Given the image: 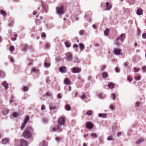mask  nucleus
I'll use <instances>...</instances> for the list:
<instances>
[{
  "instance_id": "44",
  "label": "nucleus",
  "mask_w": 146,
  "mask_h": 146,
  "mask_svg": "<svg viewBox=\"0 0 146 146\" xmlns=\"http://www.w3.org/2000/svg\"><path fill=\"white\" fill-rule=\"evenodd\" d=\"M135 72H137L140 71V69L139 68H136L135 67L134 68Z\"/></svg>"
},
{
  "instance_id": "21",
  "label": "nucleus",
  "mask_w": 146,
  "mask_h": 146,
  "mask_svg": "<svg viewBox=\"0 0 146 146\" xmlns=\"http://www.w3.org/2000/svg\"><path fill=\"white\" fill-rule=\"evenodd\" d=\"M79 46L81 51H82L85 48L84 46L82 43H80L79 44Z\"/></svg>"
},
{
  "instance_id": "33",
  "label": "nucleus",
  "mask_w": 146,
  "mask_h": 146,
  "mask_svg": "<svg viewBox=\"0 0 146 146\" xmlns=\"http://www.w3.org/2000/svg\"><path fill=\"white\" fill-rule=\"evenodd\" d=\"M40 145L41 146H46L47 145L46 143L44 141H43L40 143Z\"/></svg>"
},
{
  "instance_id": "51",
  "label": "nucleus",
  "mask_w": 146,
  "mask_h": 146,
  "mask_svg": "<svg viewBox=\"0 0 146 146\" xmlns=\"http://www.w3.org/2000/svg\"><path fill=\"white\" fill-rule=\"evenodd\" d=\"M45 106L43 105H42L41 108V110H43L45 109Z\"/></svg>"
},
{
  "instance_id": "36",
  "label": "nucleus",
  "mask_w": 146,
  "mask_h": 146,
  "mask_svg": "<svg viewBox=\"0 0 146 146\" xmlns=\"http://www.w3.org/2000/svg\"><path fill=\"white\" fill-rule=\"evenodd\" d=\"M91 136L93 138H96L97 137V136L96 134V133H93L91 134Z\"/></svg>"
},
{
  "instance_id": "37",
  "label": "nucleus",
  "mask_w": 146,
  "mask_h": 146,
  "mask_svg": "<svg viewBox=\"0 0 146 146\" xmlns=\"http://www.w3.org/2000/svg\"><path fill=\"white\" fill-rule=\"evenodd\" d=\"M80 60L77 57H75V59L74 61V62L76 63H78L80 62Z\"/></svg>"
},
{
  "instance_id": "28",
  "label": "nucleus",
  "mask_w": 146,
  "mask_h": 146,
  "mask_svg": "<svg viewBox=\"0 0 146 146\" xmlns=\"http://www.w3.org/2000/svg\"><path fill=\"white\" fill-rule=\"evenodd\" d=\"M86 94L84 93H83L82 94V96H80V98L82 100H84L86 98Z\"/></svg>"
},
{
  "instance_id": "12",
  "label": "nucleus",
  "mask_w": 146,
  "mask_h": 146,
  "mask_svg": "<svg viewBox=\"0 0 146 146\" xmlns=\"http://www.w3.org/2000/svg\"><path fill=\"white\" fill-rule=\"evenodd\" d=\"M66 68L64 66L60 68L59 70L62 73H64L66 72Z\"/></svg>"
},
{
  "instance_id": "52",
  "label": "nucleus",
  "mask_w": 146,
  "mask_h": 146,
  "mask_svg": "<svg viewBox=\"0 0 146 146\" xmlns=\"http://www.w3.org/2000/svg\"><path fill=\"white\" fill-rule=\"evenodd\" d=\"M127 80L129 82H130L132 80L131 77L130 76H128L127 78Z\"/></svg>"
},
{
  "instance_id": "34",
  "label": "nucleus",
  "mask_w": 146,
  "mask_h": 146,
  "mask_svg": "<svg viewBox=\"0 0 146 146\" xmlns=\"http://www.w3.org/2000/svg\"><path fill=\"white\" fill-rule=\"evenodd\" d=\"M86 114L88 115H91L92 114V112L91 110H89L86 112Z\"/></svg>"
},
{
  "instance_id": "32",
  "label": "nucleus",
  "mask_w": 146,
  "mask_h": 146,
  "mask_svg": "<svg viewBox=\"0 0 146 146\" xmlns=\"http://www.w3.org/2000/svg\"><path fill=\"white\" fill-rule=\"evenodd\" d=\"M38 71V69L35 68H34L32 69V72H37Z\"/></svg>"
},
{
  "instance_id": "16",
  "label": "nucleus",
  "mask_w": 146,
  "mask_h": 146,
  "mask_svg": "<svg viewBox=\"0 0 146 146\" xmlns=\"http://www.w3.org/2000/svg\"><path fill=\"white\" fill-rule=\"evenodd\" d=\"M144 139L143 138H141L139 139L136 142V143L137 144H139L141 143L144 141Z\"/></svg>"
},
{
  "instance_id": "6",
  "label": "nucleus",
  "mask_w": 146,
  "mask_h": 146,
  "mask_svg": "<svg viewBox=\"0 0 146 146\" xmlns=\"http://www.w3.org/2000/svg\"><path fill=\"white\" fill-rule=\"evenodd\" d=\"M20 145H15L16 146H27V142L24 139H21L20 141Z\"/></svg>"
},
{
  "instance_id": "62",
  "label": "nucleus",
  "mask_w": 146,
  "mask_h": 146,
  "mask_svg": "<svg viewBox=\"0 0 146 146\" xmlns=\"http://www.w3.org/2000/svg\"><path fill=\"white\" fill-rule=\"evenodd\" d=\"M121 37L120 36V37H117V41H119V40H121Z\"/></svg>"
},
{
  "instance_id": "9",
  "label": "nucleus",
  "mask_w": 146,
  "mask_h": 146,
  "mask_svg": "<svg viewBox=\"0 0 146 146\" xmlns=\"http://www.w3.org/2000/svg\"><path fill=\"white\" fill-rule=\"evenodd\" d=\"M86 127L89 129H91L93 127V124L91 122H87L86 123Z\"/></svg>"
},
{
  "instance_id": "26",
  "label": "nucleus",
  "mask_w": 146,
  "mask_h": 146,
  "mask_svg": "<svg viewBox=\"0 0 146 146\" xmlns=\"http://www.w3.org/2000/svg\"><path fill=\"white\" fill-rule=\"evenodd\" d=\"M23 46V51H26L27 49L28 46L26 44H25Z\"/></svg>"
},
{
  "instance_id": "54",
  "label": "nucleus",
  "mask_w": 146,
  "mask_h": 146,
  "mask_svg": "<svg viewBox=\"0 0 146 146\" xmlns=\"http://www.w3.org/2000/svg\"><path fill=\"white\" fill-rule=\"evenodd\" d=\"M84 32V31L82 30V31H80V32L79 33H80V34L81 35H83Z\"/></svg>"
},
{
  "instance_id": "27",
  "label": "nucleus",
  "mask_w": 146,
  "mask_h": 146,
  "mask_svg": "<svg viewBox=\"0 0 146 146\" xmlns=\"http://www.w3.org/2000/svg\"><path fill=\"white\" fill-rule=\"evenodd\" d=\"M109 29H107L104 31V34L105 36H108L109 33Z\"/></svg>"
},
{
  "instance_id": "39",
  "label": "nucleus",
  "mask_w": 146,
  "mask_h": 146,
  "mask_svg": "<svg viewBox=\"0 0 146 146\" xmlns=\"http://www.w3.org/2000/svg\"><path fill=\"white\" fill-rule=\"evenodd\" d=\"M29 88L28 87L25 86L23 87V91L27 92Z\"/></svg>"
},
{
  "instance_id": "49",
  "label": "nucleus",
  "mask_w": 146,
  "mask_h": 146,
  "mask_svg": "<svg viewBox=\"0 0 146 146\" xmlns=\"http://www.w3.org/2000/svg\"><path fill=\"white\" fill-rule=\"evenodd\" d=\"M108 139L109 141H110L113 140L112 137L111 136H110L108 138Z\"/></svg>"
},
{
  "instance_id": "64",
  "label": "nucleus",
  "mask_w": 146,
  "mask_h": 146,
  "mask_svg": "<svg viewBox=\"0 0 146 146\" xmlns=\"http://www.w3.org/2000/svg\"><path fill=\"white\" fill-rule=\"evenodd\" d=\"M114 108L112 105H111L110 106V108L111 110H113Z\"/></svg>"
},
{
  "instance_id": "53",
  "label": "nucleus",
  "mask_w": 146,
  "mask_h": 146,
  "mask_svg": "<svg viewBox=\"0 0 146 146\" xmlns=\"http://www.w3.org/2000/svg\"><path fill=\"white\" fill-rule=\"evenodd\" d=\"M41 36L42 38H45L46 36V35L44 33H42Z\"/></svg>"
},
{
  "instance_id": "46",
  "label": "nucleus",
  "mask_w": 146,
  "mask_h": 146,
  "mask_svg": "<svg viewBox=\"0 0 146 146\" xmlns=\"http://www.w3.org/2000/svg\"><path fill=\"white\" fill-rule=\"evenodd\" d=\"M142 69L143 71V72H146V66H143L142 68Z\"/></svg>"
},
{
  "instance_id": "41",
  "label": "nucleus",
  "mask_w": 146,
  "mask_h": 146,
  "mask_svg": "<svg viewBox=\"0 0 146 146\" xmlns=\"http://www.w3.org/2000/svg\"><path fill=\"white\" fill-rule=\"evenodd\" d=\"M13 116L14 117H17L18 116V114L16 112L13 113Z\"/></svg>"
},
{
  "instance_id": "13",
  "label": "nucleus",
  "mask_w": 146,
  "mask_h": 146,
  "mask_svg": "<svg viewBox=\"0 0 146 146\" xmlns=\"http://www.w3.org/2000/svg\"><path fill=\"white\" fill-rule=\"evenodd\" d=\"M98 96L99 98L100 99H103L106 97L105 95L102 93H100L98 94Z\"/></svg>"
},
{
  "instance_id": "22",
  "label": "nucleus",
  "mask_w": 146,
  "mask_h": 146,
  "mask_svg": "<svg viewBox=\"0 0 146 146\" xmlns=\"http://www.w3.org/2000/svg\"><path fill=\"white\" fill-rule=\"evenodd\" d=\"M102 76L104 78H107L108 76L107 73L106 72L103 73L102 74Z\"/></svg>"
},
{
  "instance_id": "24",
  "label": "nucleus",
  "mask_w": 146,
  "mask_h": 146,
  "mask_svg": "<svg viewBox=\"0 0 146 146\" xmlns=\"http://www.w3.org/2000/svg\"><path fill=\"white\" fill-rule=\"evenodd\" d=\"M65 108L66 110L69 111L70 110L71 107L68 104H67L65 106Z\"/></svg>"
},
{
  "instance_id": "40",
  "label": "nucleus",
  "mask_w": 146,
  "mask_h": 146,
  "mask_svg": "<svg viewBox=\"0 0 146 146\" xmlns=\"http://www.w3.org/2000/svg\"><path fill=\"white\" fill-rule=\"evenodd\" d=\"M0 13L3 15H6L5 12L3 10H1L0 11Z\"/></svg>"
},
{
  "instance_id": "61",
  "label": "nucleus",
  "mask_w": 146,
  "mask_h": 146,
  "mask_svg": "<svg viewBox=\"0 0 146 146\" xmlns=\"http://www.w3.org/2000/svg\"><path fill=\"white\" fill-rule=\"evenodd\" d=\"M137 34L138 35H139L140 34V31L139 29H137Z\"/></svg>"
},
{
  "instance_id": "59",
  "label": "nucleus",
  "mask_w": 146,
  "mask_h": 146,
  "mask_svg": "<svg viewBox=\"0 0 146 146\" xmlns=\"http://www.w3.org/2000/svg\"><path fill=\"white\" fill-rule=\"evenodd\" d=\"M9 58L10 59V61L12 62H13L14 61V59L12 57H10V58Z\"/></svg>"
},
{
  "instance_id": "17",
  "label": "nucleus",
  "mask_w": 146,
  "mask_h": 146,
  "mask_svg": "<svg viewBox=\"0 0 146 146\" xmlns=\"http://www.w3.org/2000/svg\"><path fill=\"white\" fill-rule=\"evenodd\" d=\"M137 14L139 15H141L142 14V10L141 9H139L137 11Z\"/></svg>"
},
{
  "instance_id": "35",
  "label": "nucleus",
  "mask_w": 146,
  "mask_h": 146,
  "mask_svg": "<svg viewBox=\"0 0 146 146\" xmlns=\"http://www.w3.org/2000/svg\"><path fill=\"white\" fill-rule=\"evenodd\" d=\"M5 74L2 71H0V77H3L5 76Z\"/></svg>"
},
{
  "instance_id": "63",
  "label": "nucleus",
  "mask_w": 146,
  "mask_h": 146,
  "mask_svg": "<svg viewBox=\"0 0 146 146\" xmlns=\"http://www.w3.org/2000/svg\"><path fill=\"white\" fill-rule=\"evenodd\" d=\"M46 96H50L51 95L50 94L49 92H47L46 94Z\"/></svg>"
},
{
  "instance_id": "23",
  "label": "nucleus",
  "mask_w": 146,
  "mask_h": 146,
  "mask_svg": "<svg viewBox=\"0 0 146 146\" xmlns=\"http://www.w3.org/2000/svg\"><path fill=\"white\" fill-rule=\"evenodd\" d=\"M108 86L110 88L112 89L114 88V84L112 83H110L108 85Z\"/></svg>"
},
{
  "instance_id": "30",
  "label": "nucleus",
  "mask_w": 146,
  "mask_h": 146,
  "mask_svg": "<svg viewBox=\"0 0 146 146\" xmlns=\"http://www.w3.org/2000/svg\"><path fill=\"white\" fill-rule=\"evenodd\" d=\"M65 45L68 48L70 46V44L68 42H65Z\"/></svg>"
},
{
  "instance_id": "20",
  "label": "nucleus",
  "mask_w": 146,
  "mask_h": 146,
  "mask_svg": "<svg viewBox=\"0 0 146 146\" xmlns=\"http://www.w3.org/2000/svg\"><path fill=\"white\" fill-rule=\"evenodd\" d=\"M70 81L68 78H66L64 80V83L65 84H70Z\"/></svg>"
},
{
  "instance_id": "11",
  "label": "nucleus",
  "mask_w": 146,
  "mask_h": 146,
  "mask_svg": "<svg viewBox=\"0 0 146 146\" xmlns=\"http://www.w3.org/2000/svg\"><path fill=\"white\" fill-rule=\"evenodd\" d=\"M2 85L6 89H7L9 87L8 84L6 81H4L2 82Z\"/></svg>"
},
{
  "instance_id": "4",
  "label": "nucleus",
  "mask_w": 146,
  "mask_h": 146,
  "mask_svg": "<svg viewBox=\"0 0 146 146\" xmlns=\"http://www.w3.org/2000/svg\"><path fill=\"white\" fill-rule=\"evenodd\" d=\"M29 119V117H27L26 118H25L23 123H22V125L20 127L21 129L22 130H23L24 129L26 123L28 122Z\"/></svg>"
},
{
  "instance_id": "58",
  "label": "nucleus",
  "mask_w": 146,
  "mask_h": 146,
  "mask_svg": "<svg viewBox=\"0 0 146 146\" xmlns=\"http://www.w3.org/2000/svg\"><path fill=\"white\" fill-rule=\"evenodd\" d=\"M112 97H113V100H115V96H116L114 94H112Z\"/></svg>"
},
{
  "instance_id": "31",
  "label": "nucleus",
  "mask_w": 146,
  "mask_h": 146,
  "mask_svg": "<svg viewBox=\"0 0 146 146\" xmlns=\"http://www.w3.org/2000/svg\"><path fill=\"white\" fill-rule=\"evenodd\" d=\"M49 107L50 110H54L56 108L55 107L52 106L51 104L50 105Z\"/></svg>"
},
{
  "instance_id": "50",
  "label": "nucleus",
  "mask_w": 146,
  "mask_h": 146,
  "mask_svg": "<svg viewBox=\"0 0 146 146\" xmlns=\"http://www.w3.org/2000/svg\"><path fill=\"white\" fill-rule=\"evenodd\" d=\"M135 80H139L141 79V77L139 76H137L136 78H135Z\"/></svg>"
},
{
  "instance_id": "60",
  "label": "nucleus",
  "mask_w": 146,
  "mask_h": 146,
  "mask_svg": "<svg viewBox=\"0 0 146 146\" xmlns=\"http://www.w3.org/2000/svg\"><path fill=\"white\" fill-rule=\"evenodd\" d=\"M50 81V80H49L48 78H47L46 79V82L47 83H48Z\"/></svg>"
},
{
  "instance_id": "15",
  "label": "nucleus",
  "mask_w": 146,
  "mask_h": 146,
  "mask_svg": "<svg viewBox=\"0 0 146 146\" xmlns=\"http://www.w3.org/2000/svg\"><path fill=\"white\" fill-rule=\"evenodd\" d=\"M2 143L4 144H7L9 142V139L7 138H5V139H3L2 140Z\"/></svg>"
},
{
  "instance_id": "18",
  "label": "nucleus",
  "mask_w": 146,
  "mask_h": 146,
  "mask_svg": "<svg viewBox=\"0 0 146 146\" xmlns=\"http://www.w3.org/2000/svg\"><path fill=\"white\" fill-rule=\"evenodd\" d=\"M9 112V110L7 109L4 110L2 112L3 115H6Z\"/></svg>"
},
{
  "instance_id": "8",
  "label": "nucleus",
  "mask_w": 146,
  "mask_h": 146,
  "mask_svg": "<svg viewBox=\"0 0 146 146\" xmlns=\"http://www.w3.org/2000/svg\"><path fill=\"white\" fill-rule=\"evenodd\" d=\"M50 59L48 58H46L44 62V66L46 67H49L50 66V63L49 62Z\"/></svg>"
},
{
  "instance_id": "7",
  "label": "nucleus",
  "mask_w": 146,
  "mask_h": 146,
  "mask_svg": "<svg viewBox=\"0 0 146 146\" xmlns=\"http://www.w3.org/2000/svg\"><path fill=\"white\" fill-rule=\"evenodd\" d=\"M71 71L74 73H77L80 72L81 69L78 67H74L71 69Z\"/></svg>"
},
{
  "instance_id": "45",
  "label": "nucleus",
  "mask_w": 146,
  "mask_h": 146,
  "mask_svg": "<svg viewBox=\"0 0 146 146\" xmlns=\"http://www.w3.org/2000/svg\"><path fill=\"white\" fill-rule=\"evenodd\" d=\"M116 72H120V69L118 67H116L115 68Z\"/></svg>"
},
{
  "instance_id": "57",
  "label": "nucleus",
  "mask_w": 146,
  "mask_h": 146,
  "mask_svg": "<svg viewBox=\"0 0 146 146\" xmlns=\"http://www.w3.org/2000/svg\"><path fill=\"white\" fill-rule=\"evenodd\" d=\"M56 140L57 141H60V139L58 137H57L56 138Z\"/></svg>"
},
{
  "instance_id": "56",
  "label": "nucleus",
  "mask_w": 146,
  "mask_h": 146,
  "mask_svg": "<svg viewBox=\"0 0 146 146\" xmlns=\"http://www.w3.org/2000/svg\"><path fill=\"white\" fill-rule=\"evenodd\" d=\"M135 105L136 106L138 107L140 106V103L139 102H137L136 103Z\"/></svg>"
},
{
  "instance_id": "3",
  "label": "nucleus",
  "mask_w": 146,
  "mask_h": 146,
  "mask_svg": "<svg viewBox=\"0 0 146 146\" xmlns=\"http://www.w3.org/2000/svg\"><path fill=\"white\" fill-rule=\"evenodd\" d=\"M56 12L58 14L62 15L64 13V7L63 6H60L57 7L56 9Z\"/></svg>"
},
{
  "instance_id": "2",
  "label": "nucleus",
  "mask_w": 146,
  "mask_h": 146,
  "mask_svg": "<svg viewBox=\"0 0 146 146\" xmlns=\"http://www.w3.org/2000/svg\"><path fill=\"white\" fill-rule=\"evenodd\" d=\"M33 129L31 127H27L23 133V136L25 139H29L32 135Z\"/></svg>"
},
{
  "instance_id": "55",
  "label": "nucleus",
  "mask_w": 146,
  "mask_h": 146,
  "mask_svg": "<svg viewBox=\"0 0 146 146\" xmlns=\"http://www.w3.org/2000/svg\"><path fill=\"white\" fill-rule=\"evenodd\" d=\"M13 23V21H11L10 22V23H9V25L10 26H12Z\"/></svg>"
},
{
  "instance_id": "38",
  "label": "nucleus",
  "mask_w": 146,
  "mask_h": 146,
  "mask_svg": "<svg viewBox=\"0 0 146 146\" xmlns=\"http://www.w3.org/2000/svg\"><path fill=\"white\" fill-rule=\"evenodd\" d=\"M48 121V120L47 118H43L42 119V121L44 123H47Z\"/></svg>"
},
{
  "instance_id": "25",
  "label": "nucleus",
  "mask_w": 146,
  "mask_h": 146,
  "mask_svg": "<svg viewBox=\"0 0 146 146\" xmlns=\"http://www.w3.org/2000/svg\"><path fill=\"white\" fill-rule=\"evenodd\" d=\"M106 115L104 113H99L98 114V116L100 117H102L103 118L106 117Z\"/></svg>"
},
{
  "instance_id": "47",
  "label": "nucleus",
  "mask_w": 146,
  "mask_h": 146,
  "mask_svg": "<svg viewBox=\"0 0 146 146\" xmlns=\"http://www.w3.org/2000/svg\"><path fill=\"white\" fill-rule=\"evenodd\" d=\"M142 37L144 39L146 38V33H143L142 35Z\"/></svg>"
},
{
  "instance_id": "42",
  "label": "nucleus",
  "mask_w": 146,
  "mask_h": 146,
  "mask_svg": "<svg viewBox=\"0 0 146 146\" xmlns=\"http://www.w3.org/2000/svg\"><path fill=\"white\" fill-rule=\"evenodd\" d=\"M14 47L13 46H11L10 48V50L11 52L14 51Z\"/></svg>"
},
{
  "instance_id": "10",
  "label": "nucleus",
  "mask_w": 146,
  "mask_h": 146,
  "mask_svg": "<svg viewBox=\"0 0 146 146\" xmlns=\"http://www.w3.org/2000/svg\"><path fill=\"white\" fill-rule=\"evenodd\" d=\"M111 7L112 5L109 3H108L107 2L106 3V9L105 10L109 11L111 9Z\"/></svg>"
},
{
  "instance_id": "5",
  "label": "nucleus",
  "mask_w": 146,
  "mask_h": 146,
  "mask_svg": "<svg viewBox=\"0 0 146 146\" xmlns=\"http://www.w3.org/2000/svg\"><path fill=\"white\" fill-rule=\"evenodd\" d=\"M66 59L67 61H71L72 58V54L70 52H68L66 54Z\"/></svg>"
},
{
  "instance_id": "19",
  "label": "nucleus",
  "mask_w": 146,
  "mask_h": 146,
  "mask_svg": "<svg viewBox=\"0 0 146 146\" xmlns=\"http://www.w3.org/2000/svg\"><path fill=\"white\" fill-rule=\"evenodd\" d=\"M91 15V13L90 12H87L86 13L85 17L87 19H90V16Z\"/></svg>"
},
{
  "instance_id": "1",
  "label": "nucleus",
  "mask_w": 146,
  "mask_h": 146,
  "mask_svg": "<svg viewBox=\"0 0 146 146\" xmlns=\"http://www.w3.org/2000/svg\"><path fill=\"white\" fill-rule=\"evenodd\" d=\"M65 117L63 115H62L58 120V125L52 128V131H55L56 130H57L59 132L62 131L64 128V126L65 124Z\"/></svg>"
},
{
  "instance_id": "14",
  "label": "nucleus",
  "mask_w": 146,
  "mask_h": 146,
  "mask_svg": "<svg viewBox=\"0 0 146 146\" xmlns=\"http://www.w3.org/2000/svg\"><path fill=\"white\" fill-rule=\"evenodd\" d=\"M121 50L117 49H115L114 51V54L116 55H119Z\"/></svg>"
},
{
  "instance_id": "29",
  "label": "nucleus",
  "mask_w": 146,
  "mask_h": 146,
  "mask_svg": "<svg viewBox=\"0 0 146 146\" xmlns=\"http://www.w3.org/2000/svg\"><path fill=\"white\" fill-rule=\"evenodd\" d=\"M120 36L122 38L121 39V41L123 42L124 41V39L125 37V35L124 34H122L120 35Z\"/></svg>"
},
{
  "instance_id": "43",
  "label": "nucleus",
  "mask_w": 146,
  "mask_h": 146,
  "mask_svg": "<svg viewBox=\"0 0 146 146\" xmlns=\"http://www.w3.org/2000/svg\"><path fill=\"white\" fill-rule=\"evenodd\" d=\"M50 45L49 43H46V49H48L50 48Z\"/></svg>"
},
{
  "instance_id": "48",
  "label": "nucleus",
  "mask_w": 146,
  "mask_h": 146,
  "mask_svg": "<svg viewBox=\"0 0 146 146\" xmlns=\"http://www.w3.org/2000/svg\"><path fill=\"white\" fill-rule=\"evenodd\" d=\"M17 36V34H15V37L14 38H12V40H15L16 39V37Z\"/></svg>"
}]
</instances>
